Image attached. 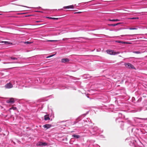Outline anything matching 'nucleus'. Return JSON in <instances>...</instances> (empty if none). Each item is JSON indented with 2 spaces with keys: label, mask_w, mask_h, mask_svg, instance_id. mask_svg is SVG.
<instances>
[{
  "label": "nucleus",
  "mask_w": 147,
  "mask_h": 147,
  "mask_svg": "<svg viewBox=\"0 0 147 147\" xmlns=\"http://www.w3.org/2000/svg\"><path fill=\"white\" fill-rule=\"evenodd\" d=\"M106 52L108 54L111 55H115L120 53L119 51L115 52L111 50H107Z\"/></svg>",
  "instance_id": "obj_1"
},
{
  "label": "nucleus",
  "mask_w": 147,
  "mask_h": 147,
  "mask_svg": "<svg viewBox=\"0 0 147 147\" xmlns=\"http://www.w3.org/2000/svg\"><path fill=\"white\" fill-rule=\"evenodd\" d=\"M125 65L126 67L127 68L129 69H135L134 66L129 63H125Z\"/></svg>",
  "instance_id": "obj_2"
},
{
  "label": "nucleus",
  "mask_w": 147,
  "mask_h": 147,
  "mask_svg": "<svg viewBox=\"0 0 147 147\" xmlns=\"http://www.w3.org/2000/svg\"><path fill=\"white\" fill-rule=\"evenodd\" d=\"M14 102V99L13 98H10L6 101L7 102L10 104H13Z\"/></svg>",
  "instance_id": "obj_3"
},
{
  "label": "nucleus",
  "mask_w": 147,
  "mask_h": 147,
  "mask_svg": "<svg viewBox=\"0 0 147 147\" xmlns=\"http://www.w3.org/2000/svg\"><path fill=\"white\" fill-rule=\"evenodd\" d=\"M69 61V59L67 58L62 59L61 60V62L63 63H67Z\"/></svg>",
  "instance_id": "obj_4"
},
{
  "label": "nucleus",
  "mask_w": 147,
  "mask_h": 147,
  "mask_svg": "<svg viewBox=\"0 0 147 147\" xmlns=\"http://www.w3.org/2000/svg\"><path fill=\"white\" fill-rule=\"evenodd\" d=\"M5 87L7 88H11L13 87V85L10 83L7 84L5 86Z\"/></svg>",
  "instance_id": "obj_5"
},
{
  "label": "nucleus",
  "mask_w": 147,
  "mask_h": 147,
  "mask_svg": "<svg viewBox=\"0 0 147 147\" xmlns=\"http://www.w3.org/2000/svg\"><path fill=\"white\" fill-rule=\"evenodd\" d=\"M47 145V144L46 143H42V142H39L37 144V145L38 146H46Z\"/></svg>",
  "instance_id": "obj_6"
},
{
  "label": "nucleus",
  "mask_w": 147,
  "mask_h": 147,
  "mask_svg": "<svg viewBox=\"0 0 147 147\" xmlns=\"http://www.w3.org/2000/svg\"><path fill=\"white\" fill-rule=\"evenodd\" d=\"M44 128H46L47 129H48L51 127V124H47L43 126Z\"/></svg>",
  "instance_id": "obj_7"
},
{
  "label": "nucleus",
  "mask_w": 147,
  "mask_h": 147,
  "mask_svg": "<svg viewBox=\"0 0 147 147\" xmlns=\"http://www.w3.org/2000/svg\"><path fill=\"white\" fill-rule=\"evenodd\" d=\"M1 43H4L5 45H12V43L10 42L3 41H1Z\"/></svg>",
  "instance_id": "obj_8"
},
{
  "label": "nucleus",
  "mask_w": 147,
  "mask_h": 147,
  "mask_svg": "<svg viewBox=\"0 0 147 147\" xmlns=\"http://www.w3.org/2000/svg\"><path fill=\"white\" fill-rule=\"evenodd\" d=\"M72 136L76 139H78L80 138V136L78 135L74 134Z\"/></svg>",
  "instance_id": "obj_9"
},
{
  "label": "nucleus",
  "mask_w": 147,
  "mask_h": 147,
  "mask_svg": "<svg viewBox=\"0 0 147 147\" xmlns=\"http://www.w3.org/2000/svg\"><path fill=\"white\" fill-rule=\"evenodd\" d=\"M44 118L45 120H47L50 119L48 115H45L44 116Z\"/></svg>",
  "instance_id": "obj_10"
},
{
  "label": "nucleus",
  "mask_w": 147,
  "mask_h": 147,
  "mask_svg": "<svg viewBox=\"0 0 147 147\" xmlns=\"http://www.w3.org/2000/svg\"><path fill=\"white\" fill-rule=\"evenodd\" d=\"M7 63H21L20 62L18 61H13V62H9Z\"/></svg>",
  "instance_id": "obj_11"
},
{
  "label": "nucleus",
  "mask_w": 147,
  "mask_h": 147,
  "mask_svg": "<svg viewBox=\"0 0 147 147\" xmlns=\"http://www.w3.org/2000/svg\"><path fill=\"white\" fill-rule=\"evenodd\" d=\"M10 58L13 60H18V58L13 57H10Z\"/></svg>",
  "instance_id": "obj_12"
},
{
  "label": "nucleus",
  "mask_w": 147,
  "mask_h": 147,
  "mask_svg": "<svg viewBox=\"0 0 147 147\" xmlns=\"http://www.w3.org/2000/svg\"><path fill=\"white\" fill-rule=\"evenodd\" d=\"M80 38H84V37H78V38H71V39H74V40L76 39H77V40H79V39Z\"/></svg>",
  "instance_id": "obj_13"
},
{
  "label": "nucleus",
  "mask_w": 147,
  "mask_h": 147,
  "mask_svg": "<svg viewBox=\"0 0 147 147\" xmlns=\"http://www.w3.org/2000/svg\"><path fill=\"white\" fill-rule=\"evenodd\" d=\"M116 42H117L119 43H122V44H124V43H125V42H123V41H116Z\"/></svg>",
  "instance_id": "obj_14"
},
{
  "label": "nucleus",
  "mask_w": 147,
  "mask_h": 147,
  "mask_svg": "<svg viewBox=\"0 0 147 147\" xmlns=\"http://www.w3.org/2000/svg\"><path fill=\"white\" fill-rule=\"evenodd\" d=\"M48 42H57L58 41L57 40H48L47 41Z\"/></svg>",
  "instance_id": "obj_15"
},
{
  "label": "nucleus",
  "mask_w": 147,
  "mask_h": 147,
  "mask_svg": "<svg viewBox=\"0 0 147 147\" xmlns=\"http://www.w3.org/2000/svg\"><path fill=\"white\" fill-rule=\"evenodd\" d=\"M120 23H117L116 24H110V25L111 26H115L116 25H118L119 24H120Z\"/></svg>",
  "instance_id": "obj_16"
},
{
  "label": "nucleus",
  "mask_w": 147,
  "mask_h": 147,
  "mask_svg": "<svg viewBox=\"0 0 147 147\" xmlns=\"http://www.w3.org/2000/svg\"><path fill=\"white\" fill-rule=\"evenodd\" d=\"M110 21H113V22H115V21H119V20H118V19L110 20Z\"/></svg>",
  "instance_id": "obj_17"
},
{
  "label": "nucleus",
  "mask_w": 147,
  "mask_h": 147,
  "mask_svg": "<svg viewBox=\"0 0 147 147\" xmlns=\"http://www.w3.org/2000/svg\"><path fill=\"white\" fill-rule=\"evenodd\" d=\"M129 19H132V20L138 19H139V18L138 17L132 18H129Z\"/></svg>",
  "instance_id": "obj_18"
},
{
  "label": "nucleus",
  "mask_w": 147,
  "mask_h": 147,
  "mask_svg": "<svg viewBox=\"0 0 147 147\" xmlns=\"http://www.w3.org/2000/svg\"><path fill=\"white\" fill-rule=\"evenodd\" d=\"M24 43L26 44H30L32 43L31 42H29V41L24 42Z\"/></svg>",
  "instance_id": "obj_19"
},
{
  "label": "nucleus",
  "mask_w": 147,
  "mask_h": 147,
  "mask_svg": "<svg viewBox=\"0 0 147 147\" xmlns=\"http://www.w3.org/2000/svg\"><path fill=\"white\" fill-rule=\"evenodd\" d=\"M48 18L49 19H52L55 20L58 19L57 18H52V17H48Z\"/></svg>",
  "instance_id": "obj_20"
},
{
  "label": "nucleus",
  "mask_w": 147,
  "mask_h": 147,
  "mask_svg": "<svg viewBox=\"0 0 147 147\" xmlns=\"http://www.w3.org/2000/svg\"><path fill=\"white\" fill-rule=\"evenodd\" d=\"M133 35H122L121 36L123 37L124 36H132Z\"/></svg>",
  "instance_id": "obj_21"
},
{
  "label": "nucleus",
  "mask_w": 147,
  "mask_h": 147,
  "mask_svg": "<svg viewBox=\"0 0 147 147\" xmlns=\"http://www.w3.org/2000/svg\"><path fill=\"white\" fill-rule=\"evenodd\" d=\"M129 29L130 30H137V28H129Z\"/></svg>",
  "instance_id": "obj_22"
},
{
  "label": "nucleus",
  "mask_w": 147,
  "mask_h": 147,
  "mask_svg": "<svg viewBox=\"0 0 147 147\" xmlns=\"http://www.w3.org/2000/svg\"><path fill=\"white\" fill-rule=\"evenodd\" d=\"M13 109V110H16L17 109V108L16 107H13L11 108H10V109Z\"/></svg>",
  "instance_id": "obj_23"
},
{
  "label": "nucleus",
  "mask_w": 147,
  "mask_h": 147,
  "mask_svg": "<svg viewBox=\"0 0 147 147\" xmlns=\"http://www.w3.org/2000/svg\"><path fill=\"white\" fill-rule=\"evenodd\" d=\"M69 8H73L74 6L73 5H71L69 6Z\"/></svg>",
  "instance_id": "obj_24"
},
{
  "label": "nucleus",
  "mask_w": 147,
  "mask_h": 147,
  "mask_svg": "<svg viewBox=\"0 0 147 147\" xmlns=\"http://www.w3.org/2000/svg\"><path fill=\"white\" fill-rule=\"evenodd\" d=\"M64 8H67V9H69V6L64 7Z\"/></svg>",
  "instance_id": "obj_25"
},
{
  "label": "nucleus",
  "mask_w": 147,
  "mask_h": 147,
  "mask_svg": "<svg viewBox=\"0 0 147 147\" xmlns=\"http://www.w3.org/2000/svg\"><path fill=\"white\" fill-rule=\"evenodd\" d=\"M134 53H136V54H139L140 53V52H139V51H134Z\"/></svg>",
  "instance_id": "obj_26"
},
{
  "label": "nucleus",
  "mask_w": 147,
  "mask_h": 147,
  "mask_svg": "<svg viewBox=\"0 0 147 147\" xmlns=\"http://www.w3.org/2000/svg\"><path fill=\"white\" fill-rule=\"evenodd\" d=\"M54 55H50L49 56L47 57V58H49V57H51L54 56Z\"/></svg>",
  "instance_id": "obj_27"
},
{
  "label": "nucleus",
  "mask_w": 147,
  "mask_h": 147,
  "mask_svg": "<svg viewBox=\"0 0 147 147\" xmlns=\"http://www.w3.org/2000/svg\"><path fill=\"white\" fill-rule=\"evenodd\" d=\"M68 39H69V38H63V40H67Z\"/></svg>",
  "instance_id": "obj_28"
},
{
  "label": "nucleus",
  "mask_w": 147,
  "mask_h": 147,
  "mask_svg": "<svg viewBox=\"0 0 147 147\" xmlns=\"http://www.w3.org/2000/svg\"><path fill=\"white\" fill-rule=\"evenodd\" d=\"M140 119L145 120H147V118H140Z\"/></svg>",
  "instance_id": "obj_29"
},
{
  "label": "nucleus",
  "mask_w": 147,
  "mask_h": 147,
  "mask_svg": "<svg viewBox=\"0 0 147 147\" xmlns=\"http://www.w3.org/2000/svg\"><path fill=\"white\" fill-rule=\"evenodd\" d=\"M41 22L40 21H36L35 22L38 23V22Z\"/></svg>",
  "instance_id": "obj_30"
},
{
  "label": "nucleus",
  "mask_w": 147,
  "mask_h": 147,
  "mask_svg": "<svg viewBox=\"0 0 147 147\" xmlns=\"http://www.w3.org/2000/svg\"><path fill=\"white\" fill-rule=\"evenodd\" d=\"M19 5V6H22V5ZM24 7H25V6H23Z\"/></svg>",
  "instance_id": "obj_31"
}]
</instances>
